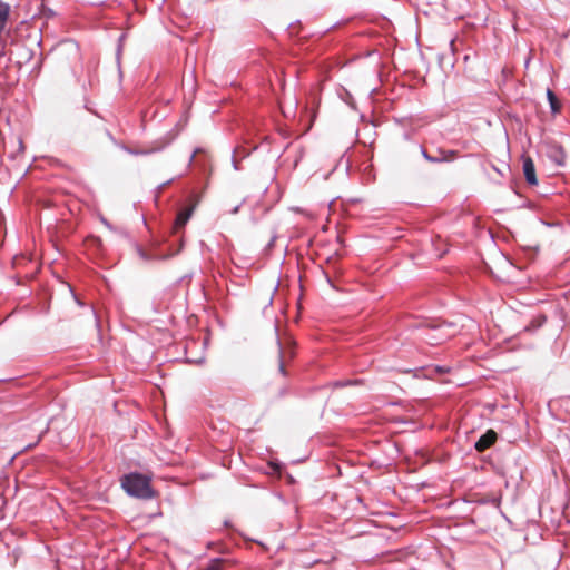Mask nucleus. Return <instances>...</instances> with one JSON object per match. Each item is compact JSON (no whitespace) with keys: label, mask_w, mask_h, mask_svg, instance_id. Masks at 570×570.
Segmentation results:
<instances>
[{"label":"nucleus","mask_w":570,"mask_h":570,"mask_svg":"<svg viewBox=\"0 0 570 570\" xmlns=\"http://www.w3.org/2000/svg\"><path fill=\"white\" fill-rule=\"evenodd\" d=\"M121 485L124 490L131 497L150 499L154 495L149 479L139 473H130L125 475L122 478Z\"/></svg>","instance_id":"obj_1"},{"label":"nucleus","mask_w":570,"mask_h":570,"mask_svg":"<svg viewBox=\"0 0 570 570\" xmlns=\"http://www.w3.org/2000/svg\"><path fill=\"white\" fill-rule=\"evenodd\" d=\"M547 157L557 166H563L566 161V154L561 146L557 144L546 145Z\"/></svg>","instance_id":"obj_2"},{"label":"nucleus","mask_w":570,"mask_h":570,"mask_svg":"<svg viewBox=\"0 0 570 570\" xmlns=\"http://www.w3.org/2000/svg\"><path fill=\"white\" fill-rule=\"evenodd\" d=\"M451 324H441L433 330V334L430 336V341L432 344H438L452 335H454V331H451Z\"/></svg>","instance_id":"obj_3"},{"label":"nucleus","mask_w":570,"mask_h":570,"mask_svg":"<svg viewBox=\"0 0 570 570\" xmlns=\"http://www.w3.org/2000/svg\"><path fill=\"white\" fill-rule=\"evenodd\" d=\"M522 167H523V174H524L527 181L530 185H533V186L537 185L538 179L535 176V168H534V164L530 157L523 158Z\"/></svg>","instance_id":"obj_4"},{"label":"nucleus","mask_w":570,"mask_h":570,"mask_svg":"<svg viewBox=\"0 0 570 570\" xmlns=\"http://www.w3.org/2000/svg\"><path fill=\"white\" fill-rule=\"evenodd\" d=\"M495 440H497V433L492 430H489L476 441L475 449L480 452L484 451L485 449L490 448L494 443Z\"/></svg>","instance_id":"obj_5"},{"label":"nucleus","mask_w":570,"mask_h":570,"mask_svg":"<svg viewBox=\"0 0 570 570\" xmlns=\"http://www.w3.org/2000/svg\"><path fill=\"white\" fill-rule=\"evenodd\" d=\"M194 209H195V205L179 212L176 217V220H175V226L177 228L184 227L187 224V222L189 220V218L191 217Z\"/></svg>","instance_id":"obj_6"},{"label":"nucleus","mask_w":570,"mask_h":570,"mask_svg":"<svg viewBox=\"0 0 570 570\" xmlns=\"http://www.w3.org/2000/svg\"><path fill=\"white\" fill-rule=\"evenodd\" d=\"M547 98H548V101H549L550 109H551L552 114L559 112L560 111V104L558 101V98L556 97V95L553 94V91L551 89L547 90Z\"/></svg>","instance_id":"obj_7"},{"label":"nucleus","mask_w":570,"mask_h":570,"mask_svg":"<svg viewBox=\"0 0 570 570\" xmlns=\"http://www.w3.org/2000/svg\"><path fill=\"white\" fill-rule=\"evenodd\" d=\"M8 13H9V7L6 3H3L2 1H0V30H2L4 28V24H6V21L8 18Z\"/></svg>","instance_id":"obj_8"},{"label":"nucleus","mask_w":570,"mask_h":570,"mask_svg":"<svg viewBox=\"0 0 570 570\" xmlns=\"http://www.w3.org/2000/svg\"><path fill=\"white\" fill-rule=\"evenodd\" d=\"M204 570H220L217 561H213L206 569Z\"/></svg>","instance_id":"obj_9"},{"label":"nucleus","mask_w":570,"mask_h":570,"mask_svg":"<svg viewBox=\"0 0 570 570\" xmlns=\"http://www.w3.org/2000/svg\"><path fill=\"white\" fill-rule=\"evenodd\" d=\"M422 154H423V157H424L426 160H429V161H432V163L439 161V159H436V158H433V157L429 156V155L426 154V151H425V150H423V151H422Z\"/></svg>","instance_id":"obj_10"},{"label":"nucleus","mask_w":570,"mask_h":570,"mask_svg":"<svg viewBox=\"0 0 570 570\" xmlns=\"http://www.w3.org/2000/svg\"><path fill=\"white\" fill-rule=\"evenodd\" d=\"M279 371L283 373L284 372V364H283V361L281 360V363H279Z\"/></svg>","instance_id":"obj_11"},{"label":"nucleus","mask_w":570,"mask_h":570,"mask_svg":"<svg viewBox=\"0 0 570 570\" xmlns=\"http://www.w3.org/2000/svg\"><path fill=\"white\" fill-rule=\"evenodd\" d=\"M278 344H279V353H281V358H282L283 357V346L281 343H278Z\"/></svg>","instance_id":"obj_12"},{"label":"nucleus","mask_w":570,"mask_h":570,"mask_svg":"<svg viewBox=\"0 0 570 570\" xmlns=\"http://www.w3.org/2000/svg\"><path fill=\"white\" fill-rule=\"evenodd\" d=\"M102 223H104L108 228H110V225L107 223V220L102 219Z\"/></svg>","instance_id":"obj_13"},{"label":"nucleus","mask_w":570,"mask_h":570,"mask_svg":"<svg viewBox=\"0 0 570 570\" xmlns=\"http://www.w3.org/2000/svg\"><path fill=\"white\" fill-rule=\"evenodd\" d=\"M237 210H238V207H235L233 210V214L237 213Z\"/></svg>","instance_id":"obj_14"}]
</instances>
